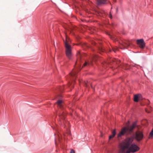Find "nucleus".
<instances>
[{"label": "nucleus", "mask_w": 153, "mask_h": 153, "mask_svg": "<svg viewBox=\"0 0 153 153\" xmlns=\"http://www.w3.org/2000/svg\"><path fill=\"white\" fill-rule=\"evenodd\" d=\"M132 137H128L119 145V153H134L138 151L140 148L136 144H132L134 140Z\"/></svg>", "instance_id": "f257e3e1"}, {"label": "nucleus", "mask_w": 153, "mask_h": 153, "mask_svg": "<svg viewBox=\"0 0 153 153\" xmlns=\"http://www.w3.org/2000/svg\"><path fill=\"white\" fill-rule=\"evenodd\" d=\"M129 121H128L126 124V126L123 128L120 131L117 135V137L119 138L125 134L128 135L131 134L133 131L134 128L137 126L136 122H134L130 126H129Z\"/></svg>", "instance_id": "f03ea898"}, {"label": "nucleus", "mask_w": 153, "mask_h": 153, "mask_svg": "<svg viewBox=\"0 0 153 153\" xmlns=\"http://www.w3.org/2000/svg\"><path fill=\"white\" fill-rule=\"evenodd\" d=\"M56 103L57 104L58 107L60 109V110H59L58 111L59 116L60 118L64 120L66 115V113L63 107V102L61 100H59L56 102Z\"/></svg>", "instance_id": "7ed1b4c3"}, {"label": "nucleus", "mask_w": 153, "mask_h": 153, "mask_svg": "<svg viewBox=\"0 0 153 153\" xmlns=\"http://www.w3.org/2000/svg\"><path fill=\"white\" fill-rule=\"evenodd\" d=\"M69 38L66 37V41L65 42V52L67 56L70 59L72 54L71 51V46L69 44Z\"/></svg>", "instance_id": "20e7f679"}, {"label": "nucleus", "mask_w": 153, "mask_h": 153, "mask_svg": "<svg viewBox=\"0 0 153 153\" xmlns=\"http://www.w3.org/2000/svg\"><path fill=\"white\" fill-rule=\"evenodd\" d=\"M143 137V132L140 131H137L135 133V138L138 142L141 140Z\"/></svg>", "instance_id": "39448f33"}, {"label": "nucleus", "mask_w": 153, "mask_h": 153, "mask_svg": "<svg viewBox=\"0 0 153 153\" xmlns=\"http://www.w3.org/2000/svg\"><path fill=\"white\" fill-rule=\"evenodd\" d=\"M137 43L141 48H143L145 46V43L143 39H137Z\"/></svg>", "instance_id": "423d86ee"}, {"label": "nucleus", "mask_w": 153, "mask_h": 153, "mask_svg": "<svg viewBox=\"0 0 153 153\" xmlns=\"http://www.w3.org/2000/svg\"><path fill=\"white\" fill-rule=\"evenodd\" d=\"M70 79L72 81V82H74V79L76 77V73L75 71H72L70 74Z\"/></svg>", "instance_id": "0eeeda50"}, {"label": "nucleus", "mask_w": 153, "mask_h": 153, "mask_svg": "<svg viewBox=\"0 0 153 153\" xmlns=\"http://www.w3.org/2000/svg\"><path fill=\"white\" fill-rule=\"evenodd\" d=\"M118 61L119 62L120 60L118 61V60H117L115 59H108L106 62H105V63H106L107 64H110L111 62H115L116 64L118 63Z\"/></svg>", "instance_id": "6e6552de"}, {"label": "nucleus", "mask_w": 153, "mask_h": 153, "mask_svg": "<svg viewBox=\"0 0 153 153\" xmlns=\"http://www.w3.org/2000/svg\"><path fill=\"white\" fill-rule=\"evenodd\" d=\"M141 97V95L139 94L138 95H135L134 97V101L135 102H138V99H140Z\"/></svg>", "instance_id": "1a4fd4ad"}, {"label": "nucleus", "mask_w": 153, "mask_h": 153, "mask_svg": "<svg viewBox=\"0 0 153 153\" xmlns=\"http://www.w3.org/2000/svg\"><path fill=\"white\" fill-rule=\"evenodd\" d=\"M123 45L124 47V48H127L130 46V44L128 42L126 41L123 42Z\"/></svg>", "instance_id": "9d476101"}, {"label": "nucleus", "mask_w": 153, "mask_h": 153, "mask_svg": "<svg viewBox=\"0 0 153 153\" xmlns=\"http://www.w3.org/2000/svg\"><path fill=\"white\" fill-rule=\"evenodd\" d=\"M106 0H97V3L98 5L105 3Z\"/></svg>", "instance_id": "9b49d317"}, {"label": "nucleus", "mask_w": 153, "mask_h": 153, "mask_svg": "<svg viewBox=\"0 0 153 153\" xmlns=\"http://www.w3.org/2000/svg\"><path fill=\"white\" fill-rule=\"evenodd\" d=\"M76 56L77 57V60L76 62H78V61H79L81 59L82 56L80 52H79L76 54Z\"/></svg>", "instance_id": "f8f14e48"}, {"label": "nucleus", "mask_w": 153, "mask_h": 153, "mask_svg": "<svg viewBox=\"0 0 153 153\" xmlns=\"http://www.w3.org/2000/svg\"><path fill=\"white\" fill-rule=\"evenodd\" d=\"M116 134V130L114 129L112 132V135L109 137V139H111L113 138L115 135Z\"/></svg>", "instance_id": "ddd939ff"}, {"label": "nucleus", "mask_w": 153, "mask_h": 153, "mask_svg": "<svg viewBox=\"0 0 153 153\" xmlns=\"http://www.w3.org/2000/svg\"><path fill=\"white\" fill-rule=\"evenodd\" d=\"M153 137V128L152 129L150 133L149 134V138H152Z\"/></svg>", "instance_id": "4468645a"}, {"label": "nucleus", "mask_w": 153, "mask_h": 153, "mask_svg": "<svg viewBox=\"0 0 153 153\" xmlns=\"http://www.w3.org/2000/svg\"><path fill=\"white\" fill-rule=\"evenodd\" d=\"M93 60L95 62L97 60V56L95 55H93L92 57Z\"/></svg>", "instance_id": "2eb2a0df"}, {"label": "nucleus", "mask_w": 153, "mask_h": 153, "mask_svg": "<svg viewBox=\"0 0 153 153\" xmlns=\"http://www.w3.org/2000/svg\"><path fill=\"white\" fill-rule=\"evenodd\" d=\"M105 48L103 47H101L99 48V50L100 51L102 52H104L105 51Z\"/></svg>", "instance_id": "dca6fc26"}, {"label": "nucleus", "mask_w": 153, "mask_h": 153, "mask_svg": "<svg viewBox=\"0 0 153 153\" xmlns=\"http://www.w3.org/2000/svg\"><path fill=\"white\" fill-rule=\"evenodd\" d=\"M91 64V63H88L87 62H85V63L83 64L82 67L85 66H87V65H89L90 64Z\"/></svg>", "instance_id": "f3484780"}, {"label": "nucleus", "mask_w": 153, "mask_h": 153, "mask_svg": "<svg viewBox=\"0 0 153 153\" xmlns=\"http://www.w3.org/2000/svg\"><path fill=\"white\" fill-rule=\"evenodd\" d=\"M118 49V48L117 47H116L115 48H112V49H113V51L115 52H116V51Z\"/></svg>", "instance_id": "a211bd4d"}, {"label": "nucleus", "mask_w": 153, "mask_h": 153, "mask_svg": "<svg viewBox=\"0 0 153 153\" xmlns=\"http://www.w3.org/2000/svg\"><path fill=\"white\" fill-rule=\"evenodd\" d=\"M128 66V65H125L123 67V68H125L126 69H128V68H127Z\"/></svg>", "instance_id": "6ab92c4d"}, {"label": "nucleus", "mask_w": 153, "mask_h": 153, "mask_svg": "<svg viewBox=\"0 0 153 153\" xmlns=\"http://www.w3.org/2000/svg\"><path fill=\"white\" fill-rule=\"evenodd\" d=\"M70 153H75V152H74V150L73 149H72L71 150Z\"/></svg>", "instance_id": "aec40b11"}, {"label": "nucleus", "mask_w": 153, "mask_h": 153, "mask_svg": "<svg viewBox=\"0 0 153 153\" xmlns=\"http://www.w3.org/2000/svg\"><path fill=\"white\" fill-rule=\"evenodd\" d=\"M109 17H110V18L111 19L112 18V15L111 14V13H110V15Z\"/></svg>", "instance_id": "412c9836"}, {"label": "nucleus", "mask_w": 153, "mask_h": 153, "mask_svg": "<svg viewBox=\"0 0 153 153\" xmlns=\"http://www.w3.org/2000/svg\"><path fill=\"white\" fill-rule=\"evenodd\" d=\"M71 82H69V83H68V86L69 87L71 85Z\"/></svg>", "instance_id": "4be33fe9"}, {"label": "nucleus", "mask_w": 153, "mask_h": 153, "mask_svg": "<svg viewBox=\"0 0 153 153\" xmlns=\"http://www.w3.org/2000/svg\"><path fill=\"white\" fill-rule=\"evenodd\" d=\"M58 137H59V141H60V136L59 135Z\"/></svg>", "instance_id": "5701e85b"}, {"label": "nucleus", "mask_w": 153, "mask_h": 153, "mask_svg": "<svg viewBox=\"0 0 153 153\" xmlns=\"http://www.w3.org/2000/svg\"><path fill=\"white\" fill-rule=\"evenodd\" d=\"M112 39H113L114 40H115L116 39L114 37L113 38L112 37Z\"/></svg>", "instance_id": "b1692460"}]
</instances>
